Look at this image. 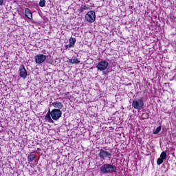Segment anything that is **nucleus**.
I'll return each mask as SVG.
<instances>
[{"instance_id": "obj_1", "label": "nucleus", "mask_w": 176, "mask_h": 176, "mask_svg": "<svg viewBox=\"0 0 176 176\" xmlns=\"http://www.w3.org/2000/svg\"><path fill=\"white\" fill-rule=\"evenodd\" d=\"M100 174H113L118 171V167L112 164H104L100 167Z\"/></svg>"}, {"instance_id": "obj_2", "label": "nucleus", "mask_w": 176, "mask_h": 176, "mask_svg": "<svg viewBox=\"0 0 176 176\" xmlns=\"http://www.w3.org/2000/svg\"><path fill=\"white\" fill-rule=\"evenodd\" d=\"M144 105H145V103L144 102L143 98L135 99L133 100L132 107L138 111H141V109H144Z\"/></svg>"}, {"instance_id": "obj_3", "label": "nucleus", "mask_w": 176, "mask_h": 176, "mask_svg": "<svg viewBox=\"0 0 176 176\" xmlns=\"http://www.w3.org/2000/svg\"><path fill=\"white\" fill-rule=\"evenodd\" d=\"M98 156L100 160H105V159H111V157H112V152L107 151V150L101 148L100 150H99Z\"/></svg>"}, {"instance_id": "obj_4", "label": "nucleus", "mask_w": 176, "mask_h": 176, "mask_svg": "<svg viewBox=\"0 0 176 176\" xmlns=\"http://www.w3.org/2000/svg\"><path fill=\"white\" fill-rule=\"evenodd\" d=\"M62 116L63 111H61L60 109H54L51 111V117L52 118L53 120H58Z\"/></svg>"}, {"instance_id": "obj_5", "label": "nucleus", "mask_w": 176, "mask_h": 176, "mask_svg": "<svg viewBox=\"0 0 176 176\" xmlns=\"http://www.w3.org/2000/svg\"><path fill=\"white\" fill-rule=\"evenodd\" d=\"M85 20L88 23H94V21H96V12H94V11H89L85 14Z\"/></svg>"}, {"instance_id": "obj_6", "label": "nucleus", "mask_w": 176, "mask_h": 176, "mask_svg": "<svg viewBox=\"0 0 176 176\" xmlns=\"http://www.w3.org/2000/svg\"><path fill=\"white\" fill-rule=\"evenodd\" d=\"M109 65V63H108V61L101 60L98 63L96 68L99 71H105V69L108 68Z\"/></svg>"}, {"instance_id": "obj_7", "label": "nucleus", "mask_w": 176, "mask_h": 176, "mask_svg": "<svg viewBox=\"0 0 176 176\" xmlns=\"http://www.w3.org/2000/svg\"><path fill=\"white\" fill-rule=\"evenodd\" d=\"M46 58H47L46 55H43L41 54L34 56L36 64H42L43 63H45V61H46Z\"/></svg>"}, {"instance_id": "obj_8", "label": "nucleus", "mask_w": 176, "mask_h": 176, "mask_svg": "<svg viewBox=\"0 0 176 176\" xmlns=\"http://www.w3.org/2000/svg\"><path fill=\"white\" fill-rule=\"evenodd\" d=\"M19 72V76H21L22 79H25L27 78V69H25L24 65H21Z\"/></svg>"}, {"instance_id": "obj_9", "label": "nucleus", "mask_w": 176, "mask_h": 176, "mask_svg": "<svg viewBox=\"0 0 176 176\" xmlns=\"http://www.w3.org/2000/svg\"><path fill=\"white\" fill-rule=\"evenodd\" d=\"M52 107H54V108H55V109H59L60 111H61V109H63V108H64V104H63L61 103V102H58V101H54L52 103Z\"/></svg>"}, {"instance_id": "obj_10", "label": "nucleus", "mask_w": 176, "mask_h": 176, "mask_svg": "<svg viewBox=\"0 0 176 176\" xmlns=\"http://www.w3.org/2000/svg\"><path fill=\"white\" fill-rule=\"evenodd\" d=\"M25 16L30 20H32V12L30 8H25Z\"/></svg>"}, {"instance_id": "obj_11", "label": "nucleus", "mask_w": 176, "mask_h": 176, "mask_svg": "<svg viewBox=\"0 0 176 176\" xmlns=\"http://www.w3.org/2000/svg\"><path fill=\"white\" fill-rule=\"evenodd\" d=\"M67 63H69L70 64H79L80 60H78L76 57L73 56L71 59L67 60Z\"/></svg>"}, {"instance_id": "obj_12", "label": "nucleus", "mask_w": 176, "mask_h": 176, "mask_svg": "<svg viewBox=\"0 0 176 176\" xmlns=\"http://www.w3.org/2000/svg\"><path fill=\"white\" fill-rule=\"evenodd\" d=\"M51 116H52V111H50V110H49L45 118H47V120H48V122L50 123H53V120L52 119Z\"/></svg>"}, {"instance_id": "obj_13", "label": "nucleus", "mask_w": 176, "mask_h": 176, "mask_svg": "<svg viewBox=\"0 0 176 176\" xmlns=\"http://www.w3.org/2000/svg\"><path fill=\"white\" fill-rule=\"evenodd\" d=\"M168 151V148H167V150H166L165 151H163L161 155H160V158L166 160V159H167V152Z\"/></svg>"}, {"instance_id": "obj_14", "label": "nucleus", "mask_w": 176, "mask_h": 176, "mask_svg": "<svg viewBox=\"0 0 176 176\" xmlns=\"http://www.w3.org/2000/svg\"><path fill=\"white\" fill-rule=\"evenodd\" d=\"M35 154L31 153L30 155L28 156V162H34V160H35Z\"/></svg>"}, {"instance_id": "obj_15", "label": "nucleus", "mask_w": 176, "mask_h": 176, "mask_svg": "<svg viewBox=\"0 0 176 176\" xmlns=\"http://www.w3.org/2000/svg\"><path fill=\"white\" fill-rule=\"evenodd\" d=\"M45 5H46L45 0H40L39 6H41V8H45Z\"/></svg>"}, {"instance_id": "obj_16", "label": "nucleus", "mask_w": 176, "mask_h": 176, "mask_svg": "<svg viewBox=\"0 0 176 176\" xmlns=\"http://www.w3.org/2000/svg\"><path fill=\"white\" fill-rule=\"evenodd\" d=\"M69 42L71 45H72L74 46V45H75V43L76 42V38L72 37L69 40Z\"/></svg>"}, {"instance_id": "obj_17", "label": "nucleus", "mask_w": 176, "mask_h": 176, "mask_svg": "<svg viewBox=\"0 0 176 176\" xmlns=\"http://www.w3.org/2000/svg\"><path fill=\"white\" fill-rule=\"evenodd\" d=\"M90 8L86 6H81L80 8V12H83L84 10H89Z\"/></svg>"}, {"instance_id": "obj_18", "label": "nucleus", "mask_w": 176, "mask_h": 176, "mask_svg": "<svg viewBox=\"0 0 176 176\" xmlns=\"http://www.w3.org/2000/svg\"><path fill=\"white\" fill-rule=\"evenodd\" d=\"M161 131H162V126H158L154 131L153 134H159V133H160Z\"/></svg>"}, {"instance_id": "obj_19", "label": "nucleus", "mask_w": 176, "mask_h": 176, "mask_svg": "<svg viewBox=\"0 0 176 176\" xmlns=\"http://www.w3.org/2000/svg\"><path fill=\"white\" fill-rule=\"evenodd\" d=\"M163 162H164V160H163L162 158H158L157 160V164L158 166H160V164H162Z\"/></svg>"}, {"instance_id": "obj_20", "label": "nucleus", "mask_w": 176, "mask_h": 176, "mask_svg": "<svg viewBox=\"0 0 176 176\" xmlns=\"http://www.w3.org/2000/svg\"><path fill=\"white\" fill-rule=\"evenodd\" d=\"M71 47H74V45H72V44H71L70 43L68 45H65L66 49H71Z\"/></svg>"}, {"instance_id": "obj_21", "label": "nucleus", "mask_w": 176, "mask_h": 176, "mask_svg": "<svg viewBox=\"0 0 176 176\" xmlns=\"http://www.w3.org/2000/svg\"><path fill=\"white\" fill-rule=\"evenodd\" d=\"M3 5V0H0V6Z\"/></svg>"}]
</instances>
